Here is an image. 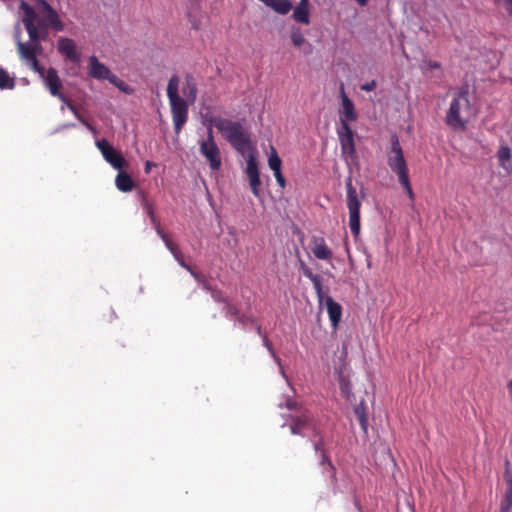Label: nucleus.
I'll list each match as a JSON object with an SVG mask.
<instances>
[{
  "label": "nucleus",
  "mask_w": 512,
  "mask_h": 512,
  "mask_svg": "<svg viewBox=\"0 0 512 512\" xmlns=\"http://www.w3.org/2000/svg\"><path fill=\"white\" fill-rule=\"evenodd\" d=\"M17 53L21 61L32 71L44 77V67L39 63L37 57L43 53L41 44H31L17 41Z\"/></svg>",
  "instance_id": "423d86ee"
},
{
  "label": "nucleus",
  "mask_w": 512,
  "mask_h": 512,
  "mask_svg": "<svg viewBox=\"0 0 512 512\" xmlns=\"http://www.w3.org/2000/svg\"><path fill=\"white\" fill-rule=\"evenodd\" d=\"M180 78L173 74L167 85V97L170 104L174 131L178 135L188 120L189 105L194 104L197 98V84L191 74H186L185 83L181 89L185 98L179 95Z\"/></svg>",
  "instance_id": "f257e3e1"
},
{
  "label": "nucleus",
  "mask_w": 512,
  "mask_h": 512,
  "mask_svg": "<svg viewBox=\"0 0 512 512\" xmlns=\"http://www.w3.org/2000/svg\"><path fill=\"white\" fill-rule=\"evenodd\" d=\"M290 38L295 47H302L304 46L303 52L305 54H310L312 51V46L310 43L306 41L304 38L300 28L298 27H292L290 31Z\"/></svg>",
  "instance_id": "4be33fe9"
},
{
  "label": "nucleus",
  "mask_w": 512,
  "mask_h": 512,
  "mask_svg": "<svg viewBox=\"0 0 512 512\" xmlns=\"http://www.w3.org/2000/svg\"><path fill=\"white\" fill-rule=\"evenodd\" d=\"M511 508H512V492L505 491V494L501 501L499 512H511Z\"/></svg>",
  "instance_id": "72a5a7b5"
},
{
  "label": "nucleus",
  "mask_w": 512,
  "mask_h": 512,
  "mask_svg": "<svg viewBox=\"0 0 512 512\" xmlns=\"http://www.w3.org/2000/svg\"><path fill=\"white\" fill-rule=\"evenodd\" d=\"M45 86L48 88L51 95H57L62 88V82L55 68L50 67L47 71L44 70Z\"/></svg>",
  "instance_id": "a211bd4d"
},
{
  "label": "nucleus",
  "mask_w": 512,
  "mask_h": 512,
  "mask_svg": "<svg viewBox=\"0 0 512 512\" xmlns=\"http://www.w3.org/2000/svg\"><path fill=\"white\" fill-rule=\"evenodd\" d=\"M14 87V78H11L7 71L0 67V89H13Z\"/></svg>",
  "instance_id": "2f4dec72"
},
{
  "label": "nucleus",
  "mask_w": 512,
  "mask_h": 512,
  "mask_svg": "<svg viewBox=\"0 0 512 512\" xmlns=\"http://www.w3.org/2000/svg\"><path fill=\"white\" fill-rule=\"evenodd\" d=\"M377 86V83L375 80H371L370 82H367L363 85H361V89L367 92L373 91Z\"/></svg>",
  "instance_id": "79ce46f5"
},
{
  "label": "nucleus",
  "mask_w": 512,
  "mask_h": 512,
  "mask_svg": "<svg viewBox=\"0 0 512 512\" xmlns=\"http://www.w3.org/2000/svg\"><path fill=\"white\" fill-rule=\"evenodd\" d=\"M115 184L117 189L121 192H130L134 188V181L131 176L122 171L117 174Z\"/></svg>",
  "instance_id": "b1692460"
},
{
  "label": "nucleus",
  "mask_w": 512,
  "mask_h": 512,
  "mask_svg": "<svg viewBox=\"0 0 512 512\" xmlns=\"http://www.w3.org/2000/svg\"><path fill=\"white\" fill-rule=\"evenodd\" d=\"M225 311L228 316H233V317H236L237 319H238V316H240L238 307L236 305H234L233 303H231L230 301H228L225 304Z\"/></svg>",
  "instance_id": "4c0bfd02"
},
{
  "label": "nucleus",
  "mask_w": 512,
  "mask_h": 512,
  "mask_svg": "<svg viewBox=\"0 0 512 512\" xmlns=\"http://www.w3.org/2000/svg\"><path fill=\"white\" fill-rule=\"evenodd\" d=\"M473 116L469 93L462 88L451 100L445 123L454 131H465Z\"/></svg>",
  "instance_id": "f03ea898"
},
{
  "label": "nucleus",
  "mask_w": 512,
  "mask_h": 512,
  "mask_svg": "<svg viewBox=\"0 0 512 512\" xmlns=\"http://www.w3.org/2000/svg\"><path fill=\"white\" fill-rule=\"evenodd\" d=\"M354 414H355L362 430L366 433L367 428H368V418L366 415V406L363 401L360 404L355 406Z\"/></svg>",
  "instance_id": "bb28decb"
},
{
  "label": "nucleus",
  "mask_w": 512,
  "mask_h": 512,
  "mask_svg": "<svg viewBox=\"0 0 512 512\" xmlns=\"http://www.w3.org/2000/svg\"><path fill=\"white\" fill-rule=\"evenodd\" d=\"M368 1L369 0H356V2L362 7L366 6L368 4Z\"/></svg>",
  "instance_id": "49530a36"
},
{
  "label": "nucleus",
  "mask_w": 512,
  "mask_h": 512,
  "mask_svg": "<svg viewBox=\"0 0 512 512\" xmlns=\"http://www.w3.org/2000/svg\"><path fill=\"white\" fill-rule=\"evenodd\" d=\"M504 479L506 482V491L512 492V469L510 465V461L508 459L505 460V471H504Z\"/></svg>",
  "instance_id": "f704fd0d"
},
{
  "label": "nucleus",
  "mask_w": 512,
  "mask_h": 512,
  "mask_svg": "<svg viewBox=\"0 0 512 512\" xmlns=\"http://www.w3.org/2000/svg\"><path fill=\"white\" fill-rule=\"evenodd\" d=\"M20 9L23 13L22 22L29 36V41L26 43L41 44V40H45L47 38L49 31L42 30L36 23H32L31 15L33 12L28 3L22 1Z\"/></svg>",
  "instance_id": "9d476101"
},
{
  "label": "nucleus",
  "mask_w": 512,
  "mask_h": 512,
  "mask_svg": "<svg viewBox=\"0 0 512 512\" xmlns=\"http://www.w3.org/2000/svg\"><path fill=\"white\" fill-rule=\"evenodd\" d=\"M498 159L501 166H504V162L510 160L511 158V150L507 146H502L498 150Z\"/></svg>",
  "instance_id": "e433bc0d"
},
{
  "label": "nucleus",
  "mask_w": 512,
  "mask_h": 512,
  "mask_svg": "<svg viewBox=\"0 0 512 512\" xmlns=\"http://www.w3.org/2000/svg\"><path fill=\"white\" fill-rule=\"evenodd\" d=\"M204 289H206L207 291H209L211 293V297L216 302H221V303L226 304L229 301L228 298L224 295V293L220 289H217V288L211 286L208 282H204Z\"/></svg>",
  "instance_id": "c85d7f7f"
},
{
  "label": "nucleus",
  "mask_w": 512,
  "mask_h": 512,
  "mask_svg": "<svg viewBox=\"0 0 512 512\" xmlns=\"http://www.w3.org/2000/svg\"><path fill=\"white\" fill-rule=\"evenodd\" d=\"M320 465L321 466H324L326 465L327 466V470L330 474V478L332 480V483L333 484H336L337 482V477H336V468L335 466L333 465V463L331 462V459H330V456L328 455L327 451L326 452H323L320 454Z\"/></svg>",
  "instance_id": "cd10ccee"
},
{
  "label": "nucleus",
  "mask_w": 512,
  "mask_h": 512,
  "mask_svg": "<svg viewBox=\"0 0 512 512\" xmlns=\"http://www.w3.org/2000/svg\"><path fill=\"white\" fill-rule=\"evenodd\" d=\"M238 322L240 324H242L243 326L247 325V324H255L256 320L252 317V316H248V315H244V314H240V316H238Z\"/></svg>",
  "instance_id": "ea45409f"
},
{
  "label": "nucleus",
  "mask_w": 512,
  "mask_h": 512,
  "mask_svg": "<svg viewBox=\"0 0 512 512\" xmlns=\"http://www.w3.org/2000/svg\"><path fill=\"white\" fill-rule=\"evenodd\" d=\"M109 82L117 87L120 91L124 92L125 94L131 95L134 90L132 87H130L128 84H126L123 80H121L117 75L114 73L109 78Z\"/></svg>",
  "instance_id": "c756f323"
},
{
  "label": "nucleus",
  "mask_w": 512,
  "mask_h": 512,
  "mask_svg": "<svg viewBox=\"0 0 512 512\" xmlns=\"http://www.w3.org/2000/svg\"><path fill=\"white\" fill-rule=\"evenodd\" d=\"M312 253L313 255L320 260H331L332 259V251L327 246L325 239L323 237H314L312 240Z\"/></svg>",
  "instance_id": "aec40b11"
},
{
  "label": "nucleus",
  "mask_w": 512,
  "mask_h": 512,
  "mask_svg": "<svg viewBox=\"0 0 512 512\" xmlns=\"http://www.w3.org/2000/svg\"><path fill=\"white\" fill-rule=\"evenodd\" d=\"M154 166H156V164H155V163H153V162H151V161H146V163H145V167H144V171H145V173L149 174V173H150V171H151V169H152V167H154Z\"/></svg>",
  "instance_id": "a18cd8bd"
},
{
  "label": "nucleus",
  "mask_w": 512,
  "mask_h": 512,
  "mask_svg": "<svg viewBox=\"0 0 512 512\" xmlns=\"http://www.w3.org/2000/svg\"><path fill=\"white\" fill-rule=\"evenodd\" d=\"M179 264L185 268L187 271H189V273L198 281L202 284V286L204 287V282H207V280L205 279V277L203 275H201L200 273L194 271L189 265H187L184 260H179Z\"/></svg>",
  "instance_id": "c9c22d12"
},
{
  "label": "nucleus",
  "mask_w": 512,
  "mask_h": 512,
  "mask_svg": "<svg viewBox=\"0 0 512 512\" xmlns=\"http://www.w3.org/2000/svg\"><path fill=\"white\" fill-rule=\"evenodd\" d=\"M157 234L163 240L165 246L171 252V254L174 256V258L178 262H179V260H183L182 259V253H181V251L179 249L178 244L173 242L163 230H159Z\"/></svg>",
  "instance_id": "a878e982"
},
{
  "label": "nucleus",
  "mask_w": 512,
  "mask_h": 512,
  "mask_svg": "<svg viewBox=\"0 0 512 512\" xmlns=\"http://www.w3.org/2000/svg\"><path fill=\"white\" fill-rule=\"evenodd\" d=\"M289 428L293 435L304 436V431H310V434L315 432L321 423L315 419L313 414L308 410L300 411L298 414L289 416Z\"/></svg>",
  "instance_id": "6e6552de"
},
{
  "label": "nucleus",
  "mask_w": 512,
  "mask_h": 512,
  "mask_svg": "<svg viewBox=\"0 0 512 512\" xmlns=\"http://www.w3.org/2000/svg\"><path fill=\"white\" fill-rule=\"evenodd\" d=\"M340 98H341V108H340V126H344V124H349V122L356 121L358 118V114L356 112L354 103L347 96L344 88V84L340 85Z\"/></svg>",
  "instance_id": "ddd939ff"
},
{
  "label": "nucleus",
  "mask_w": 512,
  "mask_h": 512,
  "mask_svg": "<svg viewBox=\"0 0 512 512\" xmlns=\"http://www.w3.org/2000/svg\"><path fill=\"white\" fill-rule=\"evenodd\" d=\"M68 107V109L70 111L73 112V114L75 115V117L81 122L83 123L84 125H86L88 128L91 129V126L89 125V123L78 113L77 109L75 108V106L73 105L72 102L68 103L66 105Z\"/></svg>",
  "instance_id": "58836bf2"
},
{
  "label": "nucleus",
  "mask_w": 512,
  "mask_h": 512,
  "mask_svg": "<svg viewBox=\"0 0 512 512\" xmlns=\"http://www.w3.org/2000/svg\"><path fill=\"white\" fill-rule=\"evenodd\" d=\"M210 122L240 154L244 155L251 148L250 136L240 122L220 116L212 117Z\"/></svg>",
  "instance_id": "7ed1b4c3"
},
{
  "label": "nucleus",
  "mask_w": 512,
  "mask_h": 512,
  "mask_svg": "<svg viewBox=\"0 0 512 512\" xmlns=\"http://www.w3.org/2000/svg\"><path fill=\"white\" fill-rule=\"evenodd\" d=\"M309 441L311 442L316 454H321L327 451L325 448V438L322 426L309 435Z\"/></svg>",
  "instance_id": "5701e85b"
},
{
  "label": "nucleus",
  "mask_w": 512,
  "mask_h": 512,
  "mask_svg": "<svg viewBox=\"0 0 512 512\" xmlns=\"http://www.w3.org/2000/svg\"><path fill=\"white\" fill-rule=\"evenodd\" d=\"M495 2L504 5L507 13L512 17V0H495Z\"/></svg>",
  "instance_id": "a19ab883"
},
{
  "label": "nucleus",
  "mask_w": 512,
  "mask_h": 512,
  "mask_svg": "<svg viewBox=\"0 0 512 512\" xmlns=\"http://www.w3.org/2000/svg\"><path fill=\"white\" fill-rule=\"evenodd\" d=\"M96 146L102 153L104 159L111 164L115 169L122 170L126 161L122 154L116 151L106 139L96 141Z\"/></svg>",
  "instance_id": "f8f14e48"
},
{
  "label": "nucleus",
  "mask_w": 512,
  "mask_h": 512,
  "mask_svg": "<svg viewBox=\"0 0 512 512\" xmlns=\"http://www.w3.org/2000/svg\"><path fill=\"white\" fill-rule=\"evenodd\" d=\"M298 4L309 5V0H300Z\"/></svg>",
  "instance_id": "de8ad7c7"
},
{
  "label": "nucleus",
  "mask_w": 512,
  "mask_h": 512,
  "mask_svg": "<svg viewBox=\"0 0 512 512\" xmlns=\"http://www.w3.org/2000/svg\"><path fill=\"white\" fill-rule=\"evenodd\" d=\"M347 190V208L349 211V228L351 233L357 237L360 234V208L361 202L358 199L356 188L352 184V179L346 181Z\"/></svg>",
  "instance_id": "0eeeda50"
},
{
  "label": "nucleus",
  "mask_w": 512,
  "mask_h": 512,
  "mask_svg": "<svg viewBox=\"0 0 512 512\" xmlns=\"http://www.w3.org/2000/svg\"><path fill=\"white\" fill-rule=\"evenodd\" d=\"M390 141L391 148L387 153V164L391 171L397 175L399 183L412 200L414 199V193L411 187L409 170L402 147L396 135H392Z\"/></svg>",
  "instance_id": "20e7f679"
},
{
  "label": "nucleus",
  "mask_w": 512,
  "mask_h": 512,
  "mask_svg": "<svg viewBox=\"0 0 512 512\" xmlns=\"http://www.w3.org/2000/svg\"><path fill=\"white\" fill-rule=\"evenodd\" d=\"M342 156L346 159L353 158L356 154L354 133L349 124H344L337 129Z\"/></svg>",
  "instance_id": "9b49d317"
},
{
  "label": "nucleus",
  "mask_w": 512,
  "mask_h": 512,
  "mask_svg": "<svg viewBox=\"0 0 512 512\" xmlns=\"http://www.w3.org/2000/svg\"><path fill=\"white\" fill-rule=\"evenodd\" d=\"M246 174L249 178L251 192L258 197L260 195L261 179L254 149H251L247 158Z\"/></svg>",
  "instance_id": "4468645a"
},
{
  "label": "nucleus",
  "mask_w": 512,
  "mask_h": 512,
  "mask_svg": "<svg viewBox=\"0 0 512 512\" xmlns=\"http://www.w3.org/2000/svg\"><path fill=\"white\" fill-rule=\"evenodd\" d=\"M323 302H325L327 313L333 328H337L342 317L341 305L334 301L331 296H324Z\"/></svg>",
  "instance_id": "6ab92c4d"
},
{
  "label": "nucleus",
  "mask_w": 512,
  "mask_h": 512,
  "mask_svg": "<svg viewBox=\"0 0 512 512\" xmlns=\"http://www.w3.org/2000/svg\"><path fill=\"white\" fill-rule=\"evenodd\" d=\"M302 271L305 277L311 280L315 292L317 294V298L320 304L323 303L324 292L322 287V279L319 275L314 274L310 268H308L303 262L301 263Z\"/></svg>",
  "instance_id": "412c9836"
},
{
  "label": "nucleus",
  "mask_w": 512,
  "mask_h": 512,
  "mask_svg": "<svg viewBox=\"0 0 512 512\" xmlns=\"http://www.w3.org/2000/svg\"><path fill=\"white\" fill-rule=\"evenodd\" d=\"M32 10V23H36L42 30L63 31L64 23L59 17L57 11L46 0H35L34 5H30Z\"/></svg>",
  "instance_id": "39448f33"
},
{
  "label": "nucleus",
  "mask_w": 512,
  "mask_h": 512,
  "mask_svg": "<svg viewBox=\"0 0 512 512\" xmlns=\"http://www.w3.org/2000/svg\"><path fill=\"white\" fill-rule=\"evenodd\" d=\"M143 206L146 210L148 217L150 218V220L153 224V227H154L156 233H158L159 230H163L160 226V222L158 221L157 217L155 216L154 209H153L152 205L145 198L143 200Z\"/></svg>",
  "instance_id": "7c9ffc66"
},
{
  "label": "nucleus",
  "mask_w": 512,
  "mask_h": 512,
  "mask_svg": "<svg viewBox=\"0 0 512 512\" xmlns=\"http://www.w3.org/2000/svg\"><path fill=\"white\" fill-rule=\"evenodd\" d=\"M199 152L209 162L212 170L217 171L220 169L222 165L220 149L215 142L211 127L207 130V138L200 142Z\"/></svg>",
  "instance_id": "1a4fd4ad"
},
{
  "label": "nucleus",
  "mask_w": 512,
  "mask_h": 512,
  "mask_svg": "<svg viewBox=\"0 0 512 512\" xmlns=\"http://www.w3.org/2000/svg\"><path fill=\"white\" fill-rule=\"evenodd\" d=\"M269 168L273 171L277 184L283 189L286 186V180L282 174V161L277 151L272 147L268 158Z\"/></svg>",
  "instance_id": "f3484780"
},
{
  "label": "nucleus",
  "mask_w": 512,
  "mask_h": 512,
  "mask_svg": "<svg viewBox=\"0 0 512 512\" xmlns=\"http://www.w3.org/2000/svg\"><path fill=\"white\" fill-rule=\"evenodd\" d=\"M53 96L57 97L60 101H62L66 105L71 102L63 93H61V91H59L57 95H53Z\"/></svg>",
  "instance_id": "c03bdc74"
},
{
  "label": "nucleus",
  "mask_w": 512,
  "mask_h": 512,
  "mask_svg": "<svg viewBox=\"0 0 512 512\" xmlns=\"http://www.w3.org/2000/svg\"><path fill=\"white\" fill-rule=\"evenodd\" d=\"M89 75L97 80H108L112 76L111 70L101 63L96 56L89 58L88 64Z\"/></svg>",
  "instance_id": "2eb2a0df"
},
{
  "label": "nucleus",
  "mask_w": 512,
  "mask_h": 512,
  "mask_svg": "<svg viewBox=\"0 0 512 512\" xmlns=\"http://www.w3.org/2000/svg\"><path fill=\"white\" fill-rule=\"evenodd\" d=\"M424 63L430 68V69H440L441 64L437 61L433 60H424Z\"/></svg>",
  "instance_id": "37998d69"
},
{
  "label": "nucleus",
  "mask_w": 512,
  "mask_h": 512,
  "mask_svg": "<svg viewBox=\"0 0 512 512\" xmlns=\"http://www.w3.org/2000/svg\"><path fill=\"white\" fill-rule=\"evenodd\" d=\"M58 51L66 59L72 62H78L80 59V54L77 52L76 44L70 38L61 37L58 40Z\"/></svg>",
  "instance_id": "dca6fc26"
},
{
  "label": "nucleus",
  "mask_w": 512,
  "mask_h": 512,
  "mask_svg": "<svg viewBox=\"0 0 512 512\" xmlns=\"http://www.w3.org/2000/svg\"><path fill=\"white\" fill-rule=\"evenodd\" d=\"M292 18L297 23L308 25L310 23L309 5L297 4L293 10Z\"/></svg>",
  "instance_id": "393cba45"
},
{
  "label": "nucleus",
  "mask_w": 512,
  "mask_h": 512,
  "mask_svg": "<svg viewBox=\"0 0 512 512\" xmlns=\"http://www.w3.org/2000/svg\"><path fill=\"white\" fill-rule=\"evenodd\" d=\"M253 325L256 328L257 334L262 338L263 345L268 349V351L271 353V355L275 359H277L275 352L273 350L272 344H271L270 340L268 339L267 335L265 333H263L261 326L259 324H257V322H255V324H253Z\"/></svg>",
  "instance_id": "473e14b6"
},
{
  "label": "nucleus",
  "mask_w": 512,
  "mask_h": 512,
  "mask_svg": "<svg viewBox=\"0 0 512 512\" xmlns=\"http://www.w3.org/2000/svg\"><path fill=\"white\" fill-rule=\"evenodd\" d=\"M287 407H288L289 409H293V408H294V403L288 402V403H287Z\"/></svg>",
  "instance_id": "09e8293b"
}]
</instances>
